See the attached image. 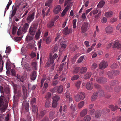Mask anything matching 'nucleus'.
<instances>
[{
	"instance_id": "nucleus-1",
	"label": "nucleus",
	"mask_w": 121,
	"mask_h": 121,
	"mask_svg": "<svg viewBox=\"0 0 121 121\" xmlns=\"http://www.w3.org/2000/svg\"><path fill=\"white\" fill-rule=\"evenodd\" d=\"M3 87L0 86V90L3 91L7 94L8 95L7 96L1 95L0 97V108L1 109V111L3 112L5 111L7 108L8 105V101L9 99L10 91L9 88L8 87H5L3 90Z\"/></svg>"
},
{
	"instance_id": "nucleus-2",
	"label": "nucleus",
	"mask_w": 121,
	"mask_h": 121,
	"mask_svg": "<svg viewBox=\"0 0 121 121\" xmlns=\"http://www.w3.org/2000/svg\"><path fill=\"white\" fill-rule=\"evenodd\" d=\"M70 105V109L71 110V115L73 118L74 117V115L75 114L74 112H75L74 108L75 105L74 103L73 98L69 95V105Z\"/></svg>"
},
{
	"instance_id": "nucleus-3",
	"label": "nucleus",
	"mask_w": 121,
	"mask_h": 121,
	"mask_svg": "<svg viewBox=\"0 0 121 121\" xmlns=\"http://www.w3.org/2000/svg\"><path fill=\"white\" fill-rule=\"evenodd\" d=\"M94 78V81L95 82L102 84L106 83L107 81V78L104 77H99L95 76Z\"/></svg>"
},
{
	"instance_id": "nucleus-4",
	"label": "nucleus",
	"mask_w": 121,
	"mask_h": 121,
	"mask_svg": "<svg viewBox=\"0 0 121 121\" xmlns=\"http://www.w3.org/2000/svg\"><path fill=\"white\" fill-rule=\"evenodd\" d=\"M85 97V95L83 92H79L75 96V99L77 102L79 101L81 99H83Z\"/></svg>"
},
{
	"instance_id": "nucleus-5",
	"label": "nucleus",
	"mask_w": 121,
	"mask_h": 121,
	"mask_svg": "<svg viewBox=\"0 0 121 121\" xmlns=\"http://www.w3.org/2000/svg\"><path fill=\"white\" fill-rule=\"evenodd\" d=\"M37 26V25L35 24L33 25L30 28L29 32L31 35L34 36L35 35Z\"/></svg>"
},
{
	"instance_id": "nucleus-6",
	"label": "nucleus",
	"mask_w": 121,
	"mask_h": 121,
	"mask_svg": "<svg viewBox=\"0 0 121 121\" xmlns=\"http://www.w3.org/2000/svg\"><path fill=\"white\" fill-rule=\"evenodd\" d=\"M58 56V55L56 53L54 54L52 57L51 56L49 57V59L50 60L48 62L47 64V66L49 67L50 65V64H53L54 62V60L56 59Z\"/></svg>"
},
{
	"instance_id": "nucleus-7",
	"label": "nucleus",
	"mask_w": 121,
	"mask_h": 121,
	"mask_svg": "<svg viewBox=\"0 0 121 121\" xmlns=\"http://www.w3.org/2000/svg\"><path fill=\"white\" fill-rule=\"evenodd\" d=\"M35 12H34L30 14V13H29L26 19V20L28 23H30L34 20L35 18Z\"/></svg>"
},
{
	"instance_id": "nucleus-8",
	"label": "nucleus",
	"mask_w": 121,
	"mask_h": 121,
	"mask_svg": "<svg viewBox=\"0 0 121 121\" xmlns=\"http://www.w3.org/2000/svg\"><path fill=\"white\" fill-rule=\"evenodd\" d=\"M105 31L107 34H112L113 32V28L111 26H108L105 28Z\"/></svg>"
},
{
	"instance_id": "nucleus-9",
	"label": "nucleus",
	"mask_w": 121,
	"mask_h": 121,
	"mask_svg": "<svg viewBox=\"0 0 121 121\" xmlns=\"http://www.w3.org/2000/svg\"><path fill=\"white\" fill-rule=\"evenodd\" d=\"M108 66L107 62L104 60H103L100 63L99 65V68L100 69H103L107 68Z\"/></svg>"
},
{
	"instance_id": "nucleus-10",
	"label": "nucleus",
	"mask_w": 121,
	"mask_h": 121,
	"mask_svg": "<svg viewBox=\"0 0 121 121\" xmlns=\"http://www.w3.org/2000/svg\"><path fill=\"white\" fill-rule=\"evenodd\" d=\"M68 0H66L64 4V6L67 5L66 8L64 9L61 15L63 17L64 16L67 11L68 10Z\"/></svg>"
},
{
	"instance_id": "nucleus-11",
	"label": "nucleus",
	"mask_w": 121,
	"mask_h": 121,
	"mask_svg": "<svg viewBox=\"0 0 121 121\" xmlns=\"http://www.w3.org/2000/svg\"><path fill=\"white\" fill-rule=\"evenodd\" d=\"M88 24L87 23H84L81 28V31L83 33H85L88 29Z\"/></svg>"
},
{
	"instance_id": "nucleus-12",
	"label": "nucleus",
	"mask_w": 121,
	"mask_h": 121,
	"mask_svg": "<svg viewBox=\"0 0 121 121\" xmlns=\"http://www.w3.org/2000/svg\"><path fill=\"white\" fill-rule=\"evenodd\" d=\"M22 89L23 92V99H26L27 97V89L25 86L24 85H23L22 87Z\"/></svg>"
},
{
	"instance_id": "nucleus-13",
	"label": "nucleus",
	"mask_w": 121,
	"mask_h": 121,
	"mask_svg": "<svg viewBox=\"0 0 121 121\" xmlns=\"http://www.w3.org/2000/svg\"><path fill=\"white\" fill-rule=\"evenodd\" d=\"M23 105V109L26 112H28L29 109V104L26 101H24L22 104Z\"/></svg>"
},
{
	"instance_id": "nucleus-14",
	"label": "nucleus",
	"mask_w": 121,
	"mask_h": 121,
	"mask_svg": "<svg viewBox=\"0 0 121 121\" xmlns=\"http://www.w3.org/2000/svg\"><path fill=\"white\" fill-rule=\"evenodd\" d=\"M113 48H116L119 49H121V44L119 43L118 40L115 41L112 46Z\"/></svg>"
},
{
	"instance_id": "nucleus-15",
	"label": "nucleus",
	"mask_w": 121,
	"mask_h": 121,
	"mask_svg": "<svg viewBox=\"0 0 121 121\" xmlns=\"http://www.w3.org/2000/svg\"><path fill=\"white\" fill-rule=\"evenodd\" d=\"M20 5V3L18 4V5H17L16 6V7H14V9L13 10L12 13L10 17L11 19H12L13 17L15 15L17 10V8L19 7V6Z\"/></svg>"
},
{
	"instance_id": "nucleus-16",
	"label": "nucleus",
	"mask_w": 121,
	"mask_h": 121,
	"mask_svg": "<svg viewBox=\"0 0 121 121\" xmlns=\"http://www.w3.org/2000/svg\"><path fill=\"white\" fill-rule=\"evenodd\" d=\"M61 9V7L60 5H57L54 9L53 12L54 13L56 14L60 11Z\"/></svg>"
},
{
	"instance_id": "nucleus-17",
	"label": "nucleus",
	"mask_w": 121,
	"mask_h": 121,
	"mask_svg": "<svg viewBox=\"0 0 121 121\" xmlns=\"http://www.w3.org/2000/svg\"><path fill=\"white\" fill-rule=\"evenodd\" d=\"M86 86V88L88 90H91L93 87V84L91 82H87Z\"/></svg>"
},
{
	"instance_id": "nucleus-18",
	"label": "nucleus",
	"mask_w": 121,
	"mask_h": 121,
	"mask_svg": "<svg viewBox=\"0 0 121 121\" xmlns=\"http://www.w3.org/2000/svg\"><path fill=\"white\" fill-rule=\"evenodd\" d=\"M104 115V114L102 111H97L95 113V116L96 118L100 117L101 115Z\"/></svg>"
},
{
	"instance_id": "nucleus-19",
	"label": "nucleus",
	"mask_w": 121,
	"mask_h": 121,
	"mask_svg": "<svg viewBox=\"0 0 121 121\" xmlns=\"http://www.w3.org/2000/svg\"><path fill=\"white\" fill-rule=\"evenodd\" d=\"M14 95L13 97L15 96H17L18 97H20L21 95V92L20 90H17L14 91Z\"/></svg>"
},
{
	"instance_id": "nucleus-20",
	"label": "nucleus",
	"mask_w": 121,
	"mask_h": 121,
	"mask_svg": "<svg viewBox=\"0 0 121 121\" xmlns=\"http://www.w3.org/2000/svg\"><path fill=\"white\" fill-rule=\"evenodd\" d=\"M88 110L86 108L83 109L80 112V116L82 117H83L86 115L87 112Z\"/></svg>"
},
{
	"instance_id": "nucleus-21",
	"label": "nucleus",
	"mask_w": 121,
	"mask_h": 121,
	"mask_svg": "<svg viewBox=\"0 0 121 121\" xmlns=\"http://www.w3.org/2000/svg\"><path fill=\"white\" fill-rule=\"evenodd\" d=\"M54 22L52 20L50 21L47 24V27L48 28L52 27L54 25Z\"/></svg>"
},
{
	"instance_id": "nucleus-22",
	"label": "nucleus",
	"mask_w": 121,
	"mask_h": 121,
	"mask_svg": "<svg viewBox=\"0 0 121 121\" xmlns=\"http://www.w3.org/2000/svg\"><path fill=\"white\" fill-rule=\"evenodd\" d=\"M37 73L36 71H34L30 75V79L32 80H34L36 78V75Z\"/></svg>"
},
{
	"instance_id": "nucleus-23",
	"label": "nucleus",
	"mask_w": 121,
	"mask_h": 121,
	"mask_svg": "<svg viewBox=\"0 0 121 121\" xmlns=\"http://www.w3.org/2000/svg\"><path fill=\"white\" fill-rule=\"evenodd\" d=\"M87 70V68L82 67L80 69V72L81 74H84L86 72Z\"/></svg>"
},
{
	"instance_id": "nucleus-24",
	"label": "nucleus",
	"mask_w": 121,
	"mask_h": 121,
	"mask_svg": "<svg viewBox=\"0 0 121 121\" xmlns=\"http://www.w3.org/2000/svg\"><path fill=\"white\" fill-rule=\"evenodd\" d=\"M107 74L108 77L110 78H113L114 77V75L112 72V70L111 71H108L107 73Z\"/></svg>"
},
{
	"instance_id": "nucleus-25",
	"label": "nucleus",
	"mask_w": 121,
	"mask_h": 121,
	"mask_svg": "<svg viewBox=\"0 0 121 121\" xmlns=\"http://www.w3.org/2000/svg\"><path fill=\"white\" fill-rule=\"evenodd\" d=\"M98 95V93L95 92H94L91 97V100L94 101L97 98Z\"/></svg>"
},
{
	"instance_id": "nucleus-26",
	"label": "nucleus",
	"mask_w": 121,
	"mask_h": 121,
	"mask_svg": "<svg viewBox=\"0 0 121 121\" xmlns=\"http://www.w3.org/2000/svg\"><path fill=\"white\" fill-rule=\"evenodd\" d=\"M55 112L54 111H52L49 113V117L50 118L53 119L54 118Z\"/></svg>"
},
{
	"instance_id": "nucleus-27",
	"label": "nucleus",
	"mask_w": 121,
	"mask_h": 121,
	"mask_svg": "<svg viewBox=\"0 0 121 121\" xmlns=\"http://www.w3.org/2000/svg\"><path fill=\"white\" fill-rule=\"evenodd\" d=\"M113 14L112 12L110 11L105 13V15L107 18H109L112 17Z\"/></svg>"
},
{
	"instance_id": "nucleus-28",
	"label": "nucleus",
	"mask_w": 121,
	"mask_h": 121,
	"mask_svg": "<svg viewBox=\"0 0 121 121\" xmlns=\"http://www.w3.org/2000/svg\"><path fill=\"white\" fill-rule=\"evenodd\" d=\"M57 92L59 93H62L63 91V86L62 85H60L57 87Z\"/></svg>"
},
{
	"instance_id": "nucleus-29",
	"label": "nucleus",
	"mask_w": 121,
	"mask_h": 121,
	"mask_svg": "<svg viewBox=\"0 0 121 121\" xmlns=\"http://www.w3.org/2000/svg\"><path fill=\"white\" fill-rule=\"evenodd\" d=\"M60 99V96L57 95L54 96L52 97L53 101H54L57 102Z\"/></svg>"
},
{
	"instance_id": "nucleus-30",
	"label": "nucleus",
	"mask_w": 121,
	"mask_h": 121,
	"mask_svg": "<svg viewBox=\"0 0 121 121\" xmlns=\"http://www.w3.org/2000/svg\"><path fill=\"white\" fill-rule=\"evenodd\" d=\"M112 72L114 75L116 76L118 75L120 73V71L118 70H112Z\"/></svg>"
},
{
	"instance_id": "nucleus-31",
	"label": "nucleus",
	"mask_w": 121,
	"mask_h": 121,
	"mask_svg": "<svg viewBox=\"0 0 121 121\" xmlns=\"http://www.w3.org/2000/svg\"><path fill=\"white\" fill-rule=\"evenodd\" d=\"M108 107L109 108L111 109L112 111H115L118 108V107L117 106H115L112 105H109Z\"/></svg>"
},
{
	"instance_id": "nucleus-32",
	"label": "nucleus",
	"mask_w": 121,
	"mask_h": 121,
	"mask_svg": "<svg viewBox=\"0 0 121 121\" xmlns=\"http://www.w3.org/2000/svg\"><path fill=\"white\" fill-rule=\"evenodd\" d=\"M105 4V2L104 1H100L97 5V7L98 8H101L103 7Z\"/></svg>"
},
{
	"instance_id": "nucleus-33",
	"label": "nucleus",
	"mask_w": 121,
	"mask_h": 121,
	"mask_svg": "<svg viewBox=\"0 0 121 121\" xmlns=\"http://www.w3.org/2000/svg\"><path fill=\"white\" fill-rule=\"evenodd\" d=\"M68 26H66L63 30V33L64 36H65L68 34Z\"/></svg>"
},
{
	"instance_id": "nucleus-34",
	"label": "nucleus",
	"mask_w": 121,
	"mask_h": 121,
	"mask_svg": "<svg viewBox=\"0 0 121 121\" xmlns=\"http://www.w3.org/2000/svg\"><path fill=\"white\" fill-rule=\"evenodd\" d=\"M118 81L117 80H114L111 81L110 82V85L111 86H114L118 83Z\"/></svg>"
},
{
	"instance_id": "nucleus-35",
	"label": "nucleus",
	"mask_w": 121,
	"mask_h": 121,
	"mask_svg": "<svg viewBox=\"0 0 121 121\" xmlns=\"http://www.w3.org/2000/svg\"><path fill=\"white\" fill-rule=\"evenodd\" d=\"M91 75V73L90 72L87 73L84 76V78L85 79H88L90 78Z\"/></svg>"
},
{
	"instance_id": "nucleus-36",
	"label": "nucleus",
	"mask_w": 121,
	"mask_h": 121,
	"mask_svg": "<svg viewBox=\"0 0 121 121\" xmlns=\"http://www.w3.org/2000/svg\"><path fill=\"white\" fill-rule=\"evenodd\" d=\"M99 94L100 97L104 96V91L102 89H100L98 91V94Z\"/></svg>"
},
{
	"instance_id": "nucleus-37",
	"label": "nucleus",
	"mask_w": 121,
	"mask_h": 121,
	"mask_svg": "<svg viewBox=\"0 0 121 121\" xmlns=\"http://www.w3.org/2000/svg\"><path fill=\"white\" fill-rule=\"evenodd\" d=\"M23 32L25 33L26 32L24 30L23 31V29H22V28L20 27L18 29L17 32V35H21L22 33V32Z\"/></svg>"
},
{
	"instance_id": "nucleus-38",
	"label": "nucleus",
	"mask_w": 121,
	"mask_h": 121,
	"mask_svg": "<svg viewBox=\"0 0 121 121\" xmlns=\"http://www.w3.org/2000/svg\"><path fill=\"white\" fill-rule=\"evenodd\" d=\"M91 119L90 116L89 115L86 116L84 118V121H90Z\"/></svg>"
},
{
	"instance_id": "nucleus-39",
	"label": "nucleus",
	"mask_w": 121,
	"mask_h": 121,
	"mask_svg": "<svg viewBox=\"0 0 121 121\" xmlns=\"http://www.w3.org/2000/svg\"><path fill=\"white\" fill-rule=\"evenodd\" d=\"M29 24L27 23H25L23 29V31L24 30L25 32L27 30L28 28L29 27Z\"/></svg>"
},
{
	"instance_id": "nucleus-40",
	"label": "nucleus",
	"mask_w": 121,
	"mask_h": 121,
	"mask_svg": "<svg viewBox=\"0 0 121 121\" xmlns=\"http://www.w3.org/2000/svg\"><path fill=\"white\" fill-rule=\"evenodd\" d=\"M41 33V31L40 30V29H39L38 31L36 33V35L35 36V37L37 39H38Z\"/></svg>"
},
{
	"instance_id": "nucleus-41",
	"label": "nucleus",
	"mask_w": 121,
	"mask_h": 121,
	"mask_svg": "<svg viewBox=\"0 0 121 121\" xmlns=\"http://www.w3.org/2000/svg\"><path fill=\"white\" fill-rule=\"evenodd\" d=\"M118 67V65L115 63H113L110 66L111 69H116Z\"/></svg>"
},
{
	"instance_id": "nucleus-42",
	"label": "nucleus",
	"mask_w": 121,
	"mask_h": 121,
	"mask_svg": "<svg viewBox=\"0 0 121 121\" xmlns=\"http://www.w3.org/2000/svg\"><path fill=\"white\" fill-rule=\"evenodd\" d=\"M33 39V37L32 36H31L29 35L28 34L26 37V41H28L32 40Z\"/></svg>"
},
{
	"instance_id": "nucleus-43",
	"label": "nucleus",
	"mask_w": 121,
	"mask_h": 121,
	"mask_svg": "<svg viewBox=\"0 0 121 121\" xmlns=\"http://www.w3.org/2000/svg\"><path fill=\"white\" fill-rule=\"evenodd\" d=\"M121 89V86H116L114 88V91L116 92H119Z\"/></svg>"
},
{
	"instance_id": "nucleus-44",
	"label": "nucleus",
	"mask_w": 121,
	"mask_h": 121,
	"mask_svg": "<svg viewBox=\"0 0 121 121\" xmlns=\"http://www.w3.org/2000/svg\"><path fill=\"white\" fill-rule=\"evenodd\" d=\"M51 105V103L50 101L49 100H47L45 103V106L46 107L48 108Z\"/></svg>"
},
{
	"instance_id": "nucleus-45",
	"label": "nucleus",
	"mask_w": 121,
	"mask_h": 121,
	"mask_svg": "<svg viewBox=\"0 0 121 121\" xmlns=\"http://www.w3.org/2000/svg\"><path fill=\"white\" fill-rule=\"evenodd\" d=\"M53 0H48L45 3L46 6H50Z\"/></svg>"
},
{
	"instance_id": "nucleus-46",
	"label": "nucleus",
	"mask_w": 121,
	"mask_h": 121,
	"mask_svg": "<svg viewBox=\"0 0 121 121\" xmlns=\"http://www.w3.org/2000/svg\"><path fill=\"white\" fill-rule=\"evenodd\" d=\"M52 94L50 92H47V93L45 96V98L47 99H48L51 97Z\"/></svg>"
},
{
	"instance_id": "nucleus-47",
	"label": "nucleus",
	"mask_w": 121,
	"mask_h": 121,
	"mask_svg": "<svg viewBox=\"0 0 121 121\" xmlns=\"http://www.w3.org/2000/svg\"><path fill=\"white\" fill-rule=\"evenodd\" d=\"M84 104V102L83 101H81L78 104V107L79 108H82Z\"/></svg>"
},
{
	"instance_id": "nucleus-48",
	"label": "nucleus",
	"mask_w": 121,
	"mask_h": 121,
	"mask_svg": "<svg viewBox=\"0 0 121 121\" xmlns=\"http://www.w3.org/2000/svg\"><path fill=\"white\" fill-rule=\"evenodd\" d=\"M32 65L35 69H36L37 68V63L35 62H34L32 63Z\"/></svg>"
},
{
	"instance_id": "nucleus-49",
	"label": "nucleus",
	"mask_w": 121,
	"mask_h": 121,
	"mask_svg": "<svg viewBox=\"0 0 121 121\" xmlns=\"http://www.w3.org/2000/svg\"><path fill=\"white\" fill-rule=\"evenodd\" d=\"M81 84V82L79 81H78L76 82V86L78 89L79 88Z\"/></svg>"
},
{
	"instance_id": "nucleus-50",
	"label": "nucleus",
	"mask_w": 121,
	"mask_h": 121,
	"mask_svg": "<svg viewBox=\"0 0 121 121\" xmlns=\"http://www.w3.org/2000/svg\"><path fill=\"white\" fill-rule=\"evenodd\" d=\"M11 51V49L10 47L8 46L6 48V50L5 51V52L6 53H10Z\"/></svg>"
},
{
	"instance_id": "nucleus-51",
	"label": "nucleus",
	"mask_w": 121,
	"mask_h": 121,
	"mask_svg": "<svg viewBox=\"0 0 121 121\" xmlns=\"http://www.w3.org/2000/svg\"><path fill=\"white\" fill-rule=\"evenodd\" d=\"M84 57L83 56H81L78 60L77 62L78 63L82 62L84 59Z\"/></svg>"
},
{
	"instance_id": "nucleus-52",
	"label": "nucleus",
	"mask_w": 121,
	"mask_h": 121,
	"mask_svg": "<svg viewBox=\"0 0 121 121\" xmlns=\"http://www.w3.org/2000/svg\"><path fill=\"white\" fill-rule=\"evenodd\" d=\"M80 68L79 67H76L74 69V70L73 71V73H77L79 72V70H80Z\"/></svg>"
},
{
	"instance_id": "nucleus-53",
	"label": "nucleus",
	"mask_w": 121,
	"mask_h": 121,
	"mask_svg": "<svg viewBox=\"0 0 121 121\" xmlns=\"http://www.w3.org/2000/svg\"><path fill=\"white\" fill-rule=\"evenodd\" d=\"M50 91L53 93H54L57 92V87H55L54 88L50 90Z\"/></svg>"
},
{
	"instance_id": "nucleus-54",
	"label": "nucleus",
	"mask_w": 121,
	"mask_h": 121,
	"mask_svg": "<svg viewBox=\"0 0 121 121\" xmlns=\"http://www.w3.org/2000/svg\"><path fill=\"white\" fill-rule=\"evenodd\" d=\"M57 105V102L54 101H53L52 104V106L53 108H55L56 107Z\"/></svg>"
},
{
	"instance_id": "nucleus-55",
	"label": "nucleus",
	"mask_w": 121,
	"mask_h": 121,
	"mask_svg": "<svg viewBox=\"0 0 121 121\" xmlns=\"http://www.w3.org/2000/svg\"><path fill=\"white\" fill-rule=\"evenodd\" d=\"M42 41V39H41L39 41H38V46L39 49H40L41 48Z\"/></svg>"
},
{
	"instance_id": "nucleus-56",
	"label": "nucleus",
	"mask_w": 121,
	"mask_h": 121,
	"mask_svg": "<svg viewBox=\"0 0 121 121\" xmlns=\"http://www.w3.org/2000/svg\"><path fill=\"white\" fill-rule=\"evenodd\" d=\"M36 103V98H32L31 101V103L32 105H35V104Z\"/></svg>"
},
{
	"instance_id": "nucleus-57",
	"label": "nucleus",
	"mask_w": 121,
	"mask_h": 121,
	"mask_svg": "<svg viewBox=\"0 0 121 121\" xmlns=\"http://www.w3.org/2000/svg\"><path fill=\"white\" fill-rule=\"evenodd\" d=\"M79 77V76L78 75H74L73 77L71 79L72 80H76L78 79Z\"/></svg>"
},
{
	"instance_id": "nucleus-58",
	"label": "nucleus",
	"mask_w": 121,
	"mask_h": 121,
	"mask_svg": "<svg viewBox=\"0 0 121 121\" xmlns=\"http://www.w3.org/2000/svg\"><path fill=\"white\" fill-rule=\"evenodd\" d=\"M103 113L104 114V115L105 114L106 112H110V110L106 108H105L103 110Z\"/></svg>"
},
{
	"instance_id": "nucleus-59",
	"label": "nucleus",
	"mask_w": 121,
	"mask_h": 121,
	"mask_svg": "<svg viewBox=\"0 0 121 121\" xmlns=\"http://www.w3.org/2000/svg\"><path fill=\"white\" fill-rule=\"evenodd\" d=\"M76 19L73 20V28H75L76 27Z\"/></svg>"
},
{
	"instance_id": "nucleus-60",
	"label": "nucleus",
	"mask_w": 121,
	"mask_h": 121,
	"mask_svg": "<svg viewBox=\"0 0 121 121\" xmlns=\"http://www.w3.org/2000/svg\"><path fill=\"white\" fill-rule=\"evenodd\" d=\"M59 79L61 81H63L65 80V77H63L62 75H61L59 77Z\"/></svg>"
},
{
	"instance_id": "nucleus-61",
	"label": "nucleus",
	"mask_w": 121,
	"mask_h": 121,
	"mask_svg": "<svg viewBox=\"0 0 121 121\" xmlns=\"http://www.w3.org/2000/svg\"><path fill=\"white\" fill-rule=\"evenodd\" d=\"M17 29V27L15 26L13 27L12 29V33L13 34H15L16 33V30Z\"/></svg>"
},
{
	"instance_id": "nucleus-62",
	"label": "nucleus",
	"mask_w": 121,
	"mask_h": 121,
	"mask_svg": "<svg viewBox=\"0 0 121 121\" xmlns=\"http://www.w3.org/2000/svg\"><path fill=\"white\" fill-rule=\"evenodd\" d=\"M14 39L15 41L17 42L20 41L21 39V37H15L14 38Z\"/></svg>"
},
{
	"instance_id": "nucleus-63",
	"label": "nucleus",
	"mask_w": 121,
	"mask_h": 121,
	"mask_svg": "<svg viewBox=\"0 0 121 121\" xmlns=\"http://www.w3.org/2000/svg\"><path fill=\"white\" fill-rule=\"evenodd\" d=\"M61 47L62 48H64L66 47V45L63 42H61L60 43Z\"/></svg>"
},
{
	"instance_id": "nucleus-64",
	"label": "nucleus",
	"mask_w": 121,
	"mask_h": 121,
	"mask_svg": "<svg viewBox=\"0 0 121 121\" xmlns=\"http://www.w3.org/2000/svg\"><path fill=\"white\" fill-rule=\"evenodd\" d=\"M17 78L18 79V81L20 82H23L24 81L23 79V77H22L21 78L18 77Z\"/></svg>"
}]
</instances>
